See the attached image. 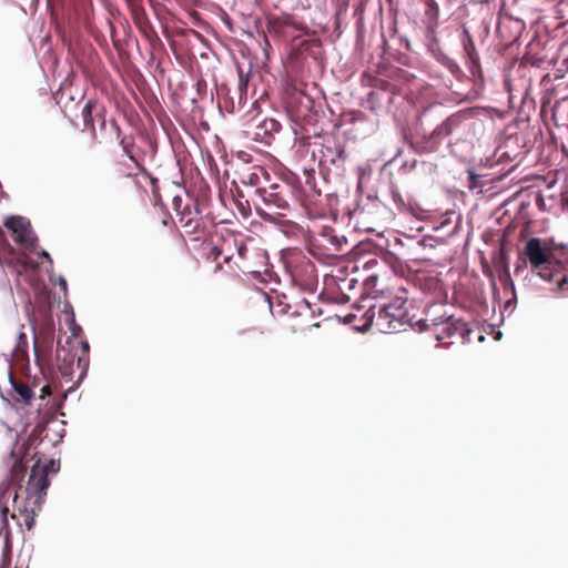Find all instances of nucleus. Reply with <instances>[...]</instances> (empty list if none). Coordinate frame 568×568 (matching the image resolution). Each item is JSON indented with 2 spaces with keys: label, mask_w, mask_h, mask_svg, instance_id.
<instances>
[{
  "label": "nucleus",
  "mask_w": 568,
  "mask_h": 568,
  "mask_svg": "<svg viewBox=\"0 0 568 568\" xmlns=\"http://www.w3.org/2000/svg\"><path fill=\"white\" fill-rule=\"evenodd\" d=\"M521 254L524 256L523 263L528 262L532 274L545 282L555 284L557 292H568L567 271L564 264L555 258L554 250L546 240L528 239Z\"/></svg>",
  "instance_id": "nucleus-1"
},
{
  "label": "nucleus",
  "mask_w": 568,
  "mask_h": 568,
  "mask_svg": "<svg viewBox=\"0 0 568 568\" xmlns=\"http://www.w3.org/2000/svg\"><path fill=\"white\" fill-rule=\"evenodd\" d=\"M49 484L47 469L36 464L31 468L27 486L23 490L26 494L23 500H19L20 493L18 490L13 493L11 518L16 519L19 526L24 525L28 530L33 528Z\"/></svg>",
  "instance_id": "nucleus-2"
},
{
  "label": "nucleus",
  "mask_w": 568,
  "mask_h": 568,
  "mask_svg": "<svg viewBox=\"0 0 568 568\" xmlns=\"http://www.w3.org/2000/svg\"><path fill=\"white\" fill-rule=\"evenodd\" d=\"M399 291L402 294L395 295L389 303L381 305L377 314H375L376 306H372L367 312H372L369 320L374 321L375 326L382 333L392 334L404 331L406 326L414 327L416 325L408 316L406 291L404 288Z\"/></svg>",
  "instance_id": "nucleus-3"
},
{
  "label": "nucleus",
  "mask_w": 568,
  "mask_h": 568,
  "mask_svg": "<svg viewBox=\"0 0 568 568\" xmlns=\"http://www.w3.org/2000/svg\"><path fill=\"white\" fill-rule=\"evenodd\" d=\"M173 204L184 233L192 236L193 241L205 242L215 226L213 220L201 214L199 204L194 199L189 197L183 201L180 196H175Z\"/></svg>",
  "instance_id": "nucleus-4"
},
{
  "label": "nucleus",
  "mask_w": 568,
  "mask_h": 568,
  "mask_svg": "<svg viewBox=\"0 0 568 568\" xmlns=\"http://www.w3.org/2000/svg\"><path fill=\"white\" fill-rule=\"evenodd\" d=\"M291 189L286 184H271L268 187L254 190L251 195L257 215L264 221L275 222L290 209Z\"/></svg>",
  "instance_id": "nucleus-5"
},
{
  "label": "nucleus",
  "mask_w": 568,
  "mask_h": 568,
  "mask_svg": "<svg viewBox=\"0 0 568 568\" xmlns=\"http://www.w3.org/2000/svg\"><path fill=\"white\" fill-rule=\"evenodd\" d=\"M419 331H430L435 338L443 345L454 344L456 341L464 342L470 333L467 324L454 316L420 318L416 321Z\"/></svg>",
  "instance_id": "nucleus-6"
},
{
  "label": "nucleus",
  "mask_w": 568,
  "mask_h": 568,
  "mask_svg": "<svg viewBox=\"0 0 568 568\" xmlns=\"http://www.w3.org/2000/svg\"><path fill=\"white\" fill-rule=\"evenodd\" d=\"M348 154L345 143L335 136L324 139L320 149V166L324 171H334L337 175L345 171Z\"/></svg>",
  "instance_id": "nucleus-7"
},
{
  "label": "nucleus",
  "mask_w": 568,
  "mask_h": 568,
  "mask_svg": "<svg viewBox=\"0 0 568 568\" xmlns=\"http://www.w3.org/2000/svg\"><path fill=\"white\" fill-rule=\"evenodd\" d=\"M466 119L465 112H457L448 116L442 124L436 126L428 135H424L419 150L425 153L437 151L444 138L456 131Z\"/></svg>",
  "instance_id": "nucleus-8"
},
{
  "label": "nucleus",
  "mask_w": 568,
  "mask_h": 568,
  "mask_svg": "<svg viewBox=\"0 0 568 568\" xmlns=\"http://www.w3.org/2000/svg\"><path fill=\"white\" fill-rule=\"evenodd\" d=\"M4 226L12 233L14 242L24 252H33L37 247V237L30 222L22 216H10L6 220Z\"/></svg>",
  "instance_id": "nucleus-9"
},
{
  "label": "nucleus",
  "mask_w": 568,
  "mask_h": 568,
  "mask_svg": "<svg viewBox=\"0 0 568 568\" xmlns=\"http://www.w3.org/2000/svg\"><path fill=\"white\" fill-rule=\"evenodd\" d=\"M105 106L97 100L89 99L81 110L84 129L95 136V122H99L100 129L103 130L106 125Z\"/></svg>",
  "instance_id": "nucleus-10"
},
{
  "label": "nucleus",
  "mask_w": 568,
  "mask_h": 568,
  "mask_svg": "<svg viewBox=\"0 0 568 568\" xmlns=\"http://www.w3.org/2000/svg\"><path fill=\"white\" fill-rule=\"evenodd\" d=\"M395 97V87L386 81H379L375 89L368 93L367 102L369 108L377 112L382 109H388Z\"/></svg>",
  "instance_id": "nucleus-11"
},
{
  "label": "nucleus",
  "mask_w": 568,
  "mask_h": 568,
  "mask_svg": "<svg viewBox=\"0 0 568 568\" xmlns=\"http://www.w3.org/2000/svg\"><path fill=\"white\" fill-rule=\"evenodd\" d=\"M281 130V124L275 119L265 118L254 125L252 131H246L254 141L271 145Z\"/></svg>",
  "instance_id": "nucleus-12"
},
{
  "label": "nucleus",
  "mask_w": 568,
  "mask_h": 568,
  "mask_svg": "<svg viewBox=\"0 0 568 568\" xmlns=\"http://www.w3.org/2000/svg\"><path fill=\"white\" fill-rule=\"evenodd\" d=\"M290 27L297 30L306 29L302 23H297L293 16L283 14L280 17H271L267 20L266 30L272 37L286 38V29Z\"/></svg>",
  "instance_id": "nucleus-13"
},
{
  "label": "nucleus",
  "mask_w": 568,
  "mask_h": 568,
  "mask_svg": "<svg viewBox=\"0 0 568 568\" xmlns=\"http://www.w3.org/2000/svg\"><path fill=\"white\" fill-rule=\"evenodd\" d=\"M270 181V173L263 166H251L240 174V182L260 190Z\"/></svg>",
  "instance_id": "nucleus-14"
},
{
  "label": "nucleus",
  "mask_w": 568,
  "mask_h": 568,
  "mask_svg": "<svg viewBox=\"0 0 568 568\" xmlns=\"http://www.w3.org/2000/svg\"><path fill=\"white\" fill-rule=\"evenodd\" d=\"M116 140L129 161L132 162L139 171L145 172V168L142 164L143 156L139 154L140 149L135 144L134 136L132 134H126Z\"/></svg>",
  "instance_id": "nucleus-15"
},
{
  "label": "nucleus",
  "mask_w": 568,
  "mask_h": 568,
  "mask_svg": "<svg viewBox=\"0 0 568 568\" xmlns=\"http://www.w3.org/2000/svg\"><path fill=\"white\" fill-rule=\"evenodd\" d=\"M463 44L468 59L469 70L473 74H476L480 69L479 55L476 50L475 43L471 37L468 34V32H466V37Z\"/></svg>",
  "instance_id": "nucleus-16"
},
{
  "label": "nucleus",
  "mask_w": 568,
  "mask_h": 568,
  "mask_svg": "<svg viewBox=\"0 0 568 568\" xmlns=\"http://www.w3.org/2000/svg\"><path fill=\"white\" fill-rule=\"evenodd\" d=\"M11 487L13 486L8 480L0 483V514L1 521L4 526L8 524L9 514L7 501L10 497H13V494H11Z\"/></svg>",
  "instance_id": "nucleus-17"
},
{
  "label": "nucleus",
  "mask_w": 568,
  "mask_h": 568,
  "mask_svg": "<svg viewBox=\"0 0 568 568\" xmlns=\"http://www.w3.org/2000/svg\"><path fill=\"white\" fill-rule=\"evenodd\" d=\"M317 241H320L322 246L331 244L333 250L336 252L342 251L343 243H346L345 240H341L336 234H334V230L328 227L322 231Z\"/></svg>",
  "instance_id": "nucleus-18"
},
{
  "label": "nucleus",
  "mask_w": 568,
  "mask_h": 568,
  "mask_svg": "<svg viewBox=\"0 0 568 568\" xmlns=\"http://www.w3.org/2000/svg\"><path fill=\"white\" fill-rule=\"evenodd\" d=\"M27 473V467L22 462H16L10 470V477L8 481L13 486L22 490L21 481L23 480Z\"/></svg>",
  "instance_id": "nucleus-19"
},
{
  "label": "nucleus",
  "mask_w": 568,
  "mask_h": 568,
  "mask_svg": "<svg viewBox=\"0 0 568 568\" xmlns=\"http://www.w3.org/2000/svg\"><path fill=\"white\" fill-rule=\"evenodd\" d=\"M508 263H509V256L505 248L504 243L501 242L500 246L493 254V264H494L496 272H498V271L509 268Z\"/></svg>",
  "instance_id": "nucleus-20"
},
{
  "label": "nucleus",
  "mask_w": 568,
  "mask_h": 568,
  "mask_svg": "<svg viewBox=\"0 0 568 568\" xmlns=\"http://www.w3.org/2000/svg\"><path fill=\"white\" fill-rule=\"evenodd\" d=\"M55 359H57V362L62 361L63 366H60V369L67 371L72 367L74 359H75V355L71 354L65 347L60 345V342H58V347L55 351Z\"/></svg>",
  "instance_id": "nucleus-21"
},
{
  "label": "nucleus",
  "mask_w": 568,
  "mask_h": 568,
  "mask_svg": "<svg viewBox=\"0 0 568 568\" xmlns=\"http://www.w3.org/2000/svg\"><path fill=\"white\" fill-rule=\"evenodd\" d=\"M10 382H11L16 393L19 395L20 399L23 403L28 404L33 396V392L30 388V386L28 384H24L22 382H18V381L13 379L12 376H10Z\"/></svg>",
  "instance_id": "nucleus-22"
},
{
  "label": "nucleus",
  "mask_w": 568,
  "mask_h": 568,
  "mask_svg": "<svg viewBox=\"0 0 568 568\" xmlns=\"http://www.w3.org/2000/svg\"><path fill=\"white\" fill-rule=\"evenodd\" d=\"M232 246L229 241H224L222 246L212 247L211 255L217 260L220 256H223L225 263H230L233 258Z\"/></svg>",
  "instance_id": "nucleus-23"
},
{
  "label": "nucleus",
  "mask_w": 568,
  "mask_h": 568,
  "mask_svg": "<svg viewBox=\"0 0 568 568\" xmlns=\"http://www.w3.org/2000/svg\"><path fill=\"white\" fill-rule=\"evenodd\" d=\"M13 356L19 359H24L28 357V338L23 332H20L18 335L17 345L13 349Z\"/></svg>",
  "instance_id": "nucleus-24"
},
{
  "label": "nucleus",
  "mask_w": 568,
  "mask_h": 568,
  "mask_svg": "<svg viewBox=\"0 0 568 568\" xmlns=\"http://www.w3.org/2000/svg\"><path fill=\"white\" fill-rule=\"evenodd\" d=\"M321 47H322V41L318 38L303 40L300 43L301 52H308L313 57H316V54H317V51H315V49L320 50Z\"/></svg>",
  "instance_id": "nucleus-25"
},
{
  "label": "nucleus",
  "mask_w": 568,
  "mask_h": 568,
  "mask_svg": "<svg viewBox=\"0 0 568 568\" xmlns=\"http://www.w3.org/2000/svg\"><path fill=\"white\" fill-rule=\"evenodd\" d=\"M247 78H244L243 73L240 72V81H239V102L237 105L241 106L243 100L246 98V90H247Z\"/></svg>",
  "instance_id": "nucleus-26"
},
{
  "label": "nucleus",
  "mask_w": 568,
  "mask_h": 568,
  "mask_svg": "<svg viewBox=\"0 0 568 568\" xmlns=\"http://www.w3.org/2000/svg\"><path fill=\"white\" fill-rule=\"evenodd\" d=\"M233 246L236 250L239 257L241 260H244L246 257V253H247L246 245L242 241L239 242V243L234 241V245Z\"/></svg>",
  "instance_id": "nucleus-27"
},
{
  "label": "nucleus",
  "mask_w": 568,
  "mask_h": 568,
  "mask_svg": "<svg viewBox=\"0 0 568 568\" xmlns=\"http://www.w3.org/2000/svg\"><path fill=\"white\" fill-rule=\"evenodd\" d=\"M497 274H498V278H499L500 283L504 286H506L508 283L511 282L509 268L503 270V271H498Z\"/></svg>",
  "instance_id": "nucleus-28"
},
{
  "label": "nucleus",
  "mask_w": 568,
  "mask_h": 568,
  "mask_svg": "<svg viewBox=\"0 0 568 568\" xmlns=\"http://www.w3.org/2000/svg\"><path fill=\"white\" fill-rule=\"evenodd\" d=\"M109 124H110V126L113 129V131H114V133H115V138H116V139H119V138H121L122 135H124V134L122 133V130H121V128H120V125H119V123H118V121H116L115 119H110V120H109Z\"/></svg>",
  "instance_id": "nucleus-29"
},
{
  "label": "nucleus",
  "mask_w": 568,
  "mask_h": 568,
  "mask_svg": "<svg viewBox=\"0 0 568 568\" xmlns=\"http://www.w3.org/2000/svg\"><path fill=\"white\" fill-rule=\"evenodd\" d=\"M71 331H72V337H78L79 333L81 332V327L75 325L74 318L71 320Z\"/></svg>",
  "instance_id": "nucleus-30"
},
{
  "label": "nucleus",
  "mask_w": 568,
  "mask_h": 568,
  "mask_svg": "<svg viewBox=\"0 0 568 568\" xmlns=\"http://www.w3.org/2000/svg\"><path fill=\"white\" fill-rule=\"evenodd\" d=\"M483 271H484V274H486L490 278L494 277L491 270L489 268V266L486 263L483 264Z\"/></svg>",
  "instance_id": "nucleus-31"
},
{
  "label": "nucleus",
  "mask_w": 568,
  "mask_h": 568,
  "mask_svg": "<svg viewBox=\"0 0 568 568\" xmlns=\"http://www.w3.org/2000/svg\"><path fill=\"white\" fill-rule=\"evenodd\" d=\"M447 65L453 73L459 70L458 65L454 61L449 60Z\"/></svg>",
  "instance_id": "nucleus-32"
},
{
  "label": "nucleus",
  "mask_w": 568,
  "mask_h": 568,
  "mask_svg": "<svg viewBox=\"0 0 568 568\" xmlns=\"http://www.w3.org/2000/svg\"><path fill=\"white\" fill-rule=\"evenodd\" d=\"M6 250H8V252L11 255L16 254L14 248L10 244H8V243H6Z\"/></svg>",
  "instance_id": "nucleus-33"
},
{
  "label": "nucleus",
  "mask_w": 568,
  "mask_h": 568,
  "mask_svg": "<svg viewBox=\"0 0 568 568\" xmlns=\"http://www.w3.org/2000/svg\"><path fill=\"white\" fill-rule=\"evenodd\" d=\"M60 285H61V287H62L64 291L67 290V281H65V280L61 278V281H60Z\"/></svg>",
  "instance_id": "nucleus-34"
},
{
  "label": "nucleus",
  "mask_w": 568,
  "mask_h": 568,
  "mask_svg": "<svg viewBox=\"0 0 568 568\" xmlns=\"http://www.w3.org/2000/svg\"><path fill=\"white\" fill-rule=\"evenodd\" d=\"M230 104H231V106L229 109V112H234L235 111V104H234V102L232 100H231Z\"/></svg>",
  "instance_id": "nucleus-35"
},
{
  "label": "nucleus",
  "mask_w": 568,
  "mask_h": 568,
  "mask_svg": "<svg viewBox=\"0 0 568 568\" xmlns=\"http://www.w3.org/2000/svg\"><path fill=\"white\" fill-rule=\"evenodd\" d=\"M41 255L44 256L47 260H49L51 262V257H50V255L45 251H42Z\"/></svg>",
  "instance_id": "nucleus-36"
},
{
  "label": "nucleus",
  "mask_w": 568,
  "mask_h": 568,
  "mask_svg": "<svg viewBox=\"0 0 568 568\" xmlns=\"http://www.w3.org/2000/svg\"><path fill=\"white\" fill-rule=\"evenodd\" d=\"M49 389H50V387H49V386H43V388H42V393H43V394H49Z\"/></svg>",
  "instance_id": "nucleus-37"
},
{
  "label": "nucleus",
  "mask_w": 568,
  "mask_h": 568,
  "mask_svg": "<svg viewBox=\"0 0 568 568\" xmlns=\"http://www.w3.org/2000/svg\"><path fill=\"white\" fill-rule=\"evenodd\" d=\"M122 173H123V175H125V176H133V175H134V173H132V172H130V171H128V172L123 171Z\"/></svg>",
  "instance_id": "nucleus-38"
},
{
  "label": "nucleus",
  "mask_w": 568,
  "mask_h": 568,
  "mask_svg": "<svg viewBox=\"0 0 568 568\" xmlns=\"http://www.w3.org/2000/svg\"><path fill=\"white\" fill-rule=\"evenodd\" d=\"M4 263H6V264H8L9 266H12V265H13V264H12V260H7V258H6V260H4Z\"/></svg>",
  "instance_id": "nucleus-39"
},
{
  "label": "nucleus",
  "mask_w": 568,
  "mask_h": 568,
  "mask_svg": "<svg viewBox=\"0 0 568 568\" xmlns=\"http://www.w3.org/2000/svg\"><path fill=\"white\" fill-rule=\"evenodd\" d=\"M520 271V266L517 265L516 268H515V272L518 273Z\"/></svg>",
  "instance_id": "nucleus-40"
},
{
  "label": "nucleus",
  "mask_w": 568,
  "mask_h": 568,
  "mask_svg": "<svg viewBox=\"0 0 568 568\" xmlns=\"http://www.w3.org/2000/svg\"><path fill=\"white\" fill-rule=\"evenodd\" d=\"M22 257H24V254L18 257V262H22Z\"/></svg>",
  "instance_id": "nucleus-41"
},
{
  "label": "nucleus",
  "mask_w": 568,
  "mask_h": 568,
  "mask_svg": "<svg viewBox=\"0 0 568 568\" xmlns=\"http://www.w3.org/2000/svg\"><path fill=\"white\" fill-rule=\"evenodd\" d=\"M2 568H4V566Z\"/></svg>",
  "instance_id": "nucleus-42"
}]
</instances>
